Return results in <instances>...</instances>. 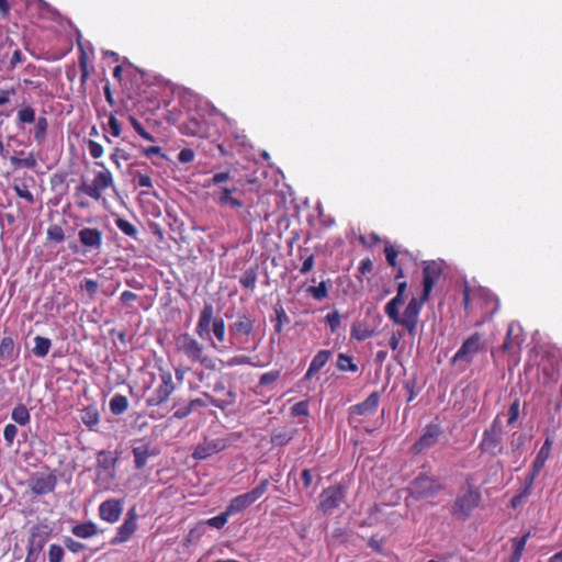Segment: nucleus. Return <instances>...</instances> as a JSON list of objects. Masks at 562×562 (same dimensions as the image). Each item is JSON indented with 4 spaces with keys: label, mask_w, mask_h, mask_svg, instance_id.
Segmentation results:
<instances>
[{
    "label": "nucleus",
    "mask_w": 562,
    "mask_h": 562,
    "mask_svg": "<svg viewBox=\"0 0 562 562\" xmlns=\"http://www.w3.org/2000/svg\"><path fill=\"white\" fill-rule=\"evenodd\" d=\"M145 79L146 72L143 71V117L146 113H150L157 119L145 117L148 123L150 121L160 123L161 120H166L168 123L175 124L177 119L167 109L172 94L171 87L160 80L146 85Z\"/></svg>",
    "instance_id": "f257e3e1"
},
{
    "label": "nucleus",
    "mask_w": 562,
    "mask_h": 562,
    "mask_svg": "<svg viewBox=\"0 0 562 562\" xmlns=\"http://www.w3.org/2000/svg\"><path fill=\"white\" fill-rule=\"evenodd\" d=\"M149 383H157V386L147 400V408H151L154 406H158V412L150 411L148 412L149 416L153 418L164 417L165 412L160 411V405L165 403L170 394L175 390V384L172 381V374L170 371H165L162 368L157 366H144L143 367V384L147 386Z\"/></svg>",
    "instance_id": "f03ea898"
},
{
    "label": "nucleus",
    "mask_w": 562,
    "mask_h": 562,
    "mask_svg": "<svg viewBox=\"0 0 562 562\" xmlns=\"http://www.w3.org/2000/svg\"><path fill=\"white\" fill-rule=\"evenodd\" d=\"M407 289V282L397 283L396 295L386 303L384 307L385 314L394 323L403 326L409 334L416 330L418 316L423 307L420 300L413 297L404 310L403 315L400 314V306L404 304V295Z\"/></svg>",
    "instance_id": "7ed1b4c3"
},
{
    "label": "nucleus",
    "mask_w": 562,
    "mask_h": 562,
    "mask_svg": "<svg viewBox=\"0 0 562 562\" xmlns=\"http://www.w3.org/2000/svg\"><path fill=\"white\" fill-rule=\"evenodd\" d=\"M176 349L191 364H200L206 370L214 371L216 361L205 352L204 346L188 333L180 334L175 339Z\"/></svg>",
    "instance_id": "20e7f679"
},
{
    "label": "nucleus",
    "mask_w": 562,
    "mask_h": 562,
    "mask_svg": "<svg viewBox=\"0 0 562 562\" xmlns=\"http://www.w3.org/2000/svg\"><path fill=\"white\" fill-rule=\"evenodd\" d=\"M481 501L480 490L468 483V486L458 493L451 506V515L457 519L467 520L479 507Z\"/></svg>",
    "instance_id": "39448f33"
},
{
    "label": "nucleus",
    "mask_w": 562,
    "mask_h": 562,
    "mask_svg": "<svg viewBox=\"0 0 562 562\" xmlns=\"http://www.w3.org/2000/svg\"><path fill=\"white\" fill-rule=\"evenodd\" d=\"M503 435V424L501 416L497 415L491 423L490 427L483 431L482 439L477 448L482 453H486L491 457L502 454L504 451Z\"/></svg>",
    "instance_id": "423d86ee"
},
{
    "label": "nucleus",
    "mask_w": 562,
    "mask_h": 562,
    "mask_svg": "<svg viewBox=\"0 0 562 562\" xmlns=\"http://www.w3.org/2000/svg\"><path fill=\"white\" fill-rule=\"evenodd\" d=\"M214 308L212 304H205L200 313V317L195 327V333L200 338H204L209 334L212 326V331L220 344L225 341L226 327L222 317L213 319Z\"/></svg>",
    "instance_id": "0eeeda50"
},
{
    "label": "nucleus",
    "mask_w": 562,
    "mask_h": 562,
    "mask_svg": "<svg viewBox=\"0 0 562 562\" xmlns=\"http://www.w3.org/2000/svg\"><path fill=\"white\" fill-rule=\"evenodd\" d=\"M443 487L439 477L420 474L409 483L407 491L414 499L426 501L436 497Z\"/></svg>",
    "instance_id": "6e6552de"
},
{
    "label": "nucleus",
    "mask_w": 562,
    "mask_h": 562,
    "mask_svg": "<svg viewBox=\"0 0 562 562\" xmlns=\"http://www.w3.org/2000/svg\"><path fill=\"white\" fill-rule=\"evenodd\" d=\"M270 480L265 479L251 491L232 498L228 506L226 507L228 514L232 516L241 513L243 510L251 506L254 503H256L259 498L262 497V495L267 492Z\"/></svg>",
    "instance_id": "1a4fd4ad"
},
{
    "label": "nucleus",
    "mask_w": 562,
    "mask_h": 562,
    "mask_svg": "<svg viewBox=\"0 0 562 562\" xmlns=\"http://www.w3.org/2000/svg\"><path fill=\"white\" fill-rule=\"evenodd\" d=\"M347 487L342 484H334L322 491L317 509L323 514L331 513L346 502Z\"/></svg>",
    "instance_id": "9d476101"
},
{
    "label": "nucleus",
    "mask_w": 562,
    "mask_h": 562,
    "mask_svg": "<svg viewBox=\"0 0 562 562\" xmlns=\"http://www.w3.org/2000/svg\"><path fill=\"white\" fill-rule=\"evenodd\" d=\"M113 186V178L109 170L98 171L92 181L82 180L77 188L78 192H82L88 196L100 200L103 192Z\"/></svg>",
    "instance_id": "9b49d317"
},
{
    "label": "nucleus",
    "mask_w": 562,
    "mask_h": 562,
    "mask_svg": "<svg viewBox=\"0 0 562 562\" xmlns=\"http://www.w3.org/2000/svg\"><path fill=\"white\" fill-rule=\"evenodd\" d=\"M255 329V321L247 313H238L236 319L228 325L231 345L247 342Z\"/></svg>",
    "instance_id": "f8f14e48"
},
{
    "label": "nucleus",
    "mask_w": 562,
    "mask_h": 562,
    "mask_svg": "<svg viewBox=\"0 0 562 562\" xmlns=\"http://www.w3.org/2000/svg\"><path fill=\"white\" fill-rule=\"evenodd\" d=\"M481 350H483L482 336L480 333H474L462 342L452 357L451 363L465 362L469 364Z\"/></svg>",
    "instance_id": "ddd939ff"
},
{
    "label": "nucleus",
    "mask_w": 562,
    "mask_h": 562,
    "mask_svg": "<svg viewBox=\"0 0 562 562\" xmlns=\"http://www.w3.org/2000/svg\"><path fill=\"white\" fill-rule=\"evenodd\" d=\"M442 274V267L437 261H427L423 267V293L419 297L422 305H424L430 297L435 284L439 281Z\"/></svg>",
    "instance_id": "4468645a"
},
{
    "label": "nucleus",
    "mask_w": 562,
    "mask_h": 562,
    "mask_svg": "<svg viewBox=\"0 0 562 562\" xmlns=\"http://www.w3.org/2000/svg\"><path fill=\"white\" fill-rule=\"evenodd\" d=\"M57 485V476L52 473H35L29 480L31 491L36 495L52 493Z\"/></svg>",
    "instance_id": "2eb2a0df"
},
{
    "label": "nucleus",
    "mask_w": 562,
    "mask_h": 562,
    "mask_svg": "<svg viewBox=\"0 0 562 562\" xmlns=\"http://www.w3.org/2000/svg\"><path fill=\"white\" fill-rule=\"evenodd\" d=\"M203 396L206 398V401H204L202 398H194L189 402L192 411L195 407H204L207 404L224 411V409L233 406L236 402V394L232 391L225 392L223 397H214L206 392L203 393Z\"/></svg>",
    "instance_id": "dca6fc26"
},
{
    "label": "nucleus",
    "mask_w": 562,
    "mask_h": 562,
    "mask_svg": "<svg viewBox=\"0 0 562 562\" xmlns=\"http://www.w3.org/2000/svg\"><path fill=\"white\" fill-rule=\"evenodd\" d=\"M552 442L550 439H547L544 443L542 445L541 449L539 450L538 454L536 456L531 469L529 471V474L526 479V486H525V494H529V488L531 487L535 479L540 473L541 469L544 467V463L547 459L549 458L550 451H551Z\"/></svg>",
    "instance_id": "f3484780"
},
{
    "label": "nucleus",
    "mask_w": 562,
    "mask_h": 562,
    "mask_svg": "<svg viewBox=\"0 0 562 562\" xmlns=\"http://www.w3.org/2000/svg\"><path fill=\"white\" fill-rule=\"evenodd\" d=\"M227 446V440L224 438H216L212 440L205 439L195 447L192 457L196 460H204L225 450Z\"/></svg>",
    "instance_id": "a211bd4d"
},
{
    "label": "nucleus",
    "mask_w": 562,
    "mask_h": 562,
    "mask_svg": "<svg viewBox=\"0 0 562 562\" xmlns=\"http://www.w3.org/2000/svg\"><path fill=\"white\" fill-rule=\"evenodd\" d=\"M442 430L439 424L430 423L426 426L424 434L420 438L414 443L413 450L416 453H420L426 449L435 446L441 436Z\"/></svg>",
    "instance_id": "6ab92c4d"
},
{
    "label": "nucleus",
    "mask_w": 562,
    "mask_h": 562,
    "mask_svg": "<svg viewBox=\"0 0 562 562\" xmlns=\"http://www.w3.org/2000/svg\"><path fill=\"white\" fill-rule=\"evenodd\" d=\"M138 515L136 508H131L126 517L119 528L117 535L111 540L112 544H117L127 541L137 529Z\"/></svg>",
    "instance_id": "aec40b11"
},
{
    "label": "nucleus",
    "mask_w": 562,
    "mask_h": 562,
    "mask_svg": "<svg viewBox=\"0 0 562 562\" xmlns=\"http://www.w3.org/2000/svg\"><path fill=\"white\" fill-rule=\"evenodd\" d=\"M50 538V529L46 525H35L30 530L26 550L41 553Z\"/></svg>",
    "instance_id": "412c9836"
},
{
    "label": "nucleus",
    "mask_w": 562,
    "mask_h": 562,
    "mask_svg": "<svg viewBox=\"0 0 562 562\" xmlns=\"http://www.w3.org/2000/svg\"><path fill=\"white\" fill-rule=\"evenodd\" d=\"M123 512V505L117 499H106L99 506V516L110 524L116 522Z\"/></svg>",
    "instance_id": "4be33fe9"
},
{
    "label": "nucleus",
    "mask_w": 562,
    "mask_h": 562,
    "mask_svg": "<svg viewBox=\"0 0 562 562\" xmlns=\"http://www.w3.org/2000/svg\"><path fill=\"white\" fill-rule=\"evenodd\" d=\"M236 187L227 188L223 187L218 192L215 193V202L220 206H231L232 209H241L244 207V203L233 196V193L236 192Z\"/></svg>",
    "instance_id": "5701e85b"
},
{
    "label": "nucleus",
    "mask_w": 562,
    "mask_h": 562,
    "mask_svg": "<svg viewBox=\"0 0 562 562\" xmlns=\"http://www.w3.org/2000/svg\"><path fill=\"white\" fill-rule=\"evenodd\" d=\"M380 396L376 392L371 393L363 402L356 404L349 408L350 414L360 416L372 415L379 405Z\"/></svg>",
    "instance_id": "b1692460"
},
{
    "label": "nucleus",
    "mask_w": 562,
    "mask_h": 562,
    "mask_svg": "<svg viewBox=\"0 0 562 562\" xmlns=\"http://www.w3.org/2000/svg\"><path fill=\"white\" fill-rule=\"evenodd\" d=\"M331 355L333 353L330 350H327V349L319 350L312 359V362L302 380L303 381L311 380L315 373L321 371L326 366V363L331 358Z\"/></svg>",
    "instance_id": "393cba45"
},
{
    "label": "nucleus",
    "mask_w": 562,
    "mask_h": 562,
    "mask_svg": "<svg viewBox=\"0 0 562 562\" xmlns=\"http://www.w3.org/2000/svg\"><path fill=\"white\" fill-rule=\"evenodd\" d=\"M81 244L91 249H99L102 241V234L97 228H83L79 232Z\"/></svg>",
    "instance_id": "a878e982"
},
{
    "label": "nucleus",
    "mask_w": 562,
    "mask_h": 562,
    "mask_svg": "<svg viewBox=\"0 0 562 562\" xmlns=\"http://www.w3.org/2000/svg\"><path fill=\"white\" fill-rule=\"evenodd\" d=\"M513 330V325H509L506 338L499 349L503 352L517 355L520 351L522 339L518 335L514 336Z\"/></svg>",
    "instance_id": "bb28decb"
},
{
    "label": "nucleus",
    "mask_w": 562,
    "mask_h": 562,
    "mask_svg": "<svg viewBox=\"0 0 562 562\" xmlns=\"http://www.w3.org/2000/svg\"><path fill=\"white\" fill-rule=\"evenodd\" d=\"M156 200L155 194L143 190V215H150L153 217H159L161 215V207Z\"/></svg>",
    "instance_id": "cd10ccee"
},
{
    "label": "nucleus",
    "mask_w": 562,
    "mask_h": 562,
    "mask_svg": "<svg viewBox=\"0 0 562 562\" xmlns=\"http://www.w3.org/2000/svg\"><path fill=\"white\" fill-rule=\"evenodd\" d=\"M14 340L3 337L0 341V367H7L13 360Z\"/></svg>",
    "instance_id": "c85d7f7f"
},
{
    "label": "nucleus",
    "mask_w": 562,
    "mask_h": 562,
    "mask_svg": "<svg viewBox=\"0 0 562 562\" xmlns=\"http://www.w3.org/2000/svg\"><path fill=\"white\" fill-rule=\"evenodd\" d=\"M98 532H99L98 527L92 521L79 524L71 528V533L81 539H89V538L98 535Z\"/></svg>",
    "instance_id": "c756f323"
},
{
    "label": "nucleus",
    "mask_w": 562,
    "mask_h": 562,
    "mask_svg": "<svg viewBox=\"0 0 562 562\" xmlns=\"http://www.w3.org/2000/svg\"><path fill=\"white\" fill-rule=\"evenodd\" d=\"M122 105L124 111H126L127 117L135 131L140 134V123L137 120V115L135 110H137V103L134 101L132 97L122 100Z\"/></svg>",
    "instance_id": "7c9ffc66"
},
{
    "label": "nucleus",
    "mask_w": 562,
    "mask_h": 562,
    "mask_svg": "<svg viewBox=\"0 0 562 562\" xmlns=\"http://www.w3.org/2000/svg\"><path fill=\"white\" fill-rule=\"evenodd\" d=\"M179 130L183 135L187 136H201L203 132L201 122L194 117H190L183 122Z\"/></svg>",
    "instance_id": "2f4dec72"
},
{
    "label": "nucleus",
    "mask_w": 562,
    "mask_h": 562,
    "mask_svg": "<svg viewBox=\"0 0 562 562\" xmlns=\"http://www.w3.org/2000/svg\"><path fill=\"white\" fill-rule=\"evenodd\" d=\"M113 157L117 165H120V160H122L127 164V167H134L133 160L136 159V156L133 153V148H131L128 145L117 147Z\"/></svg>",
    "instance_id": "473e14b6"
},
{
    "label": "nucleus",
    "mask_w": 562,
    "mask_h": 562,
    "mask_svg": "<svg viewBox=\"0 0 562 562\" xmlns=\"http://www.w3.org/2000/svg\"><path fill=\"white\" fill-rule=\"evenodd\" d=\"M296 430L295 429H289V430H274L271 434V443L273 446H285L288 445L295 436Z\"/></svg>",
    "instance_id": "72a5a7b5"
},
{
    "label": "nucleus",
    "mask_w": 562,
    "mask_h": 562,
    "mask_svg": "<svg viewBox=\"0 0 562 562\" xmlns=\"http://www.w3.org/2000/svg\"><path fill=\"white\" fill-rule=\"evenodd\" d=\"M34 347L32 349V352L34 356L38 358H44L49 352V349L52 347V341L49 338L36 336L34 338Z\"/></svg>",
    "instance_id": "f704fd0d"
},
{
    "label": "nucleus",
    "mask_w": 562,
    "mask_h": 562,
    "mask_svg": "<svg viewBox=\"0 0 562 562\" xmlns=\"http://www.w3.org/2000/svg\"><path fill=\"white\" fill-rule=\"evenodd\" d=\"M274 313H276V318L272 319V322L274 323L273 329H274L276 334H281L283 330V325L289 324L290 318H289L288 314L285 313L283 306L280 304H277L274 306Z\"/></svg>",
    "instance_id": "c9c22d12"
},
{
    "label": "nucleus",
    "mask_w": 562,
    "mask_h": 562,
    "mask_svg": "<svg viewBox=\"0 0 562 562\" xmlns=\"http://www.w3.org/2000/svg\"><path fill=\"white\" fill-rule=\"evenodd\" d=\"M374 330L369 328L367 325L362 323H353L351 327V337L358 341H363L370 337H372Z\"/></svg>",
    "instance_id": "e433bc0d"
},
{
    "label": "nucleus",
    "mask_w": 562,
    "mask_h": 562,
    "mask_svg": "<svg viewBox=\"0 0 562 562\" xmlns=\"http://www.w3.org/2000/svg\"><path fill=\"white\" fill-rule=\"evenodd\" d=\"M239 283L245 289L255 290L257 283V268L250 267L246 269L239 279Z\"/></svg>",
    "instance_id": "4c0bfd02"
},
{
    "label": "nucleus",
    "mask_w": 562,
    "mask_h": 562,
    "mask_svg": "<svg viewBox=\"0 0 562 562\" xmlns=\"http://www.w3.org/2000/svg\"><path fill=\"white\" fill-rule=\"evenodd\" d=\"M11 418L16 424L25 426L30 423L31 416L29 409L24 405L20 404L13 408Z\"/></svg>",
    "instance_id": "58836bf2"
},
{
    "label": "nucleus",
    "mask_w": 562,
    "mask_h": 562,
    "mask_svg": "<svg viewBox=\"0 0 562 562\" xmlns=\"http://www.w3.org/2000/svg\"><path fill=\"white\" fill-rule=\"evenodd\" d=\"M143 155L151 159L155 165H160L167 159V156L161 153L159 146L143 147Z\"/></svg>",
    "instance_id": "ea45409f"
},
{
    "label": "nucleus",
    "mask_w": 562,
    "mask_h": 562,
    "mask_svg": "<svg viewBox=\"0 0 562 562\" xmlns=\"http://www.w3.org/2000/svg\"><path fill=\"white\" fill-rule=\"evenodd\" d=\"M337 368L340 371H358V366L353 362V358L351 356L339 353L337 359Z\"/></svg>",
    "instance_id": "a19ab883"
},
{
    "label": "nucleus",
    "mask_w": 562,
    "mask_h": 562,
    "mask_svg": "<svg viewBox=\"0 0 562 562\" xmlns=\"http://www.w3.org/2000/svg\"><path fill=\"white\" fill-rule=\"evenodd\" d=\"M127 408V398L123 395H114L110 401V409L114 415L124 413Z\"/></svg>",
    "instance_id": "79ce46f5"
},
{
    "label": "nucleus",
    "mask_w": 562,
    "mask_h": 562,
    "mask_svg": "<svg viewBox=\"0 0 562 562\" xmlns=\"http://www.w3.org/2000/svg\"><path fill=\"white\" fill-rule=\"evenodd\" d=\"M229 517L231 515L225 509L220 515L204 520L203 524L215 529H222L227 524Z\"/></svg>",
    "instance_id": "37998d69"
},
{
    "label": "nucleus",
    "mask_w": 562,
    "mask_h": 562,
    "mask_svg": "<svg viewBox=\"0 0 562 562\" xmlns=\"http://www.w3.org/2000/svg\"><path fill=\"white\" fill-rule=\"evenodd\" d=\"M35 130H34V138L38 144H42L45 140L46 132H47V119L44 116H40L36 121Z\"/></svg>",
    "instance_id": "c03bdc74"
},
{
    "label": "nucleus",
    "mask_w": 562,
    "mask_h": 562,
    "mask_svg": "<svg viewBox=\"0 0 562 562\" xmlns=\"http://www.w3.org/2000/svg\"><path fill=\"white\" fill-rule=\"evenodd\" d=\"M116 223V226L119 227V229L124 233L125 235L130 236V237H133V238H136L137 237V228L131 223L128 222L127 220H124V218H117L115 221Z\"/></svg>",
    "instance_id": "a18cd8bd"
},
{
    "label": "nucleus",
    "mask_w": 562,
    "mask_h": 562,
    "mask_svg": "<svg viewBox=\"0 0 562 562\" xmlns=\"http://www.w3.org/2000/svg\"><path fill=\"white\" fill-rule=\"evenodd\" d=\"M18 120L22 124L35 122V110L32 106H24L18 111Z\"/></svg>",
    "instance_id": "49530a36"
},
{
    "label": "nucleus",
    "mask_w": 562,
    "mask_h": 562,
    "mask_svg": "<svg viewBox=\"0 0 562 562\" xmlns=\"http://www.w3.org/2000/svg\"><path fill=\"white\" fill-rule=\"evenodd\" d=\"M307 292L317 301H323L328 296V289L324 281L316 286H310Z\"/></svg>",
    "instance_id": "de8ad7c7"
},
{
    "label": "nucleus",
    "mask_w": 562,
    "mask_h": 562,
    "mask_svg": "<svg viewBox=\"0 0 562 562\" xmlns=\"http://www.w3.org/2000/svg\"><path fill=\"white\" fill-rule=\"evenodd\" d=\"M48 562H63L65 550L61 546L53 543L48 548Z\"/></svg>",
    "instance_id": "09e8293b"
},
{
    "label": "nucleus",
    "mask_w": 562,
    "mask_h": 562,
    "mask_svg": "<svg viewBox=\"0 0 562 562\" xmlns=\"http://www.w3.org/2000/svg\"><path fill=\"white\" fill-rule=\"evenodd\" d=\"M81 419L85 425L92 427L99 423V414L94 408L88 407L83 411Z\"/></svg>",
    "instance_id": "8fccbe9b"
},
{
    "label": "nucleus",
    "mask_w": 562,
    "mask_h": 562,
    "mask_svg": "<svg viewBox=\"0 0 562 562\" xmlns=\"http://www.w3.org/2000/svg\"><path fill=\"white\" fill-rule=\"evenodd\" d=\"M325 322L329 326L331 333H336L341 324L340 314L337 311L330 312L326 315Z\"/></svg>",
    "instance_id": "3c124183"
},
{
    "label": "nucleus",
    "mask_w": 562,
    "mask_h": 562,
    "mask_svg": "<svg viewBox=\"0 0 562 562\" xmlns=\"http://www.w3.org/2000/svg\"><path fill=\"white\" fill-rule=\"evenodd\" d=\"M384 254H385V258H386V261L387 263L392 267V268H396L397 267V256H398V251L394 248V246L390 243H386L385 244V247H384Z\"/></svg>",
    "instance_id": "603ef678"
},
{
    "label": "nucleus",
    "mask_w": 562,
    "mask_h": 562,
    "mask_svg": "<svg viewBox=\"0 0 562 562\" xmlns=\"http://www.w3.org/2000/svg\"><path fill=\"white\" fill-rule=\"evenodd\" d=\"M310 405L307 401H300L291 407V415L296 416H308Z\"/></svg>",
    "instance_id": "864d4df0"
},
{
    "label": "nucleus",
    "mask_w": 562,
    "mask_h": 562,
    "mask_svg": "<svg viewBox=\"0 0 562 562\" xmlns=\"http://www.w3.org/2000/svg\"><path fill=\"white\" fill-rule=\"evenodd\" d=\"M64 544L69 551H71L74 553H79V552L86 550V548H87L86 544H83L82 542L76 541L70 537L64 538Z\"/></svg>",
    "instance_id": "5fc2aeb1"
},
{
    "label": "nucleus",
    "mask_w": 562,
    "mask_h": 562,
    "mask_svg": "<svg viewBox=\"0 0 562 562\" xmlns=\"http://www.w3.org/2000/svg\"><path fill=\"white\" fill-rule=\"evenodd\" d=\"M47 236L50 240L63 241L65 239V234L63 228L59 225H52L47 229Z\"/></svg>",
    "instance_id": "6e6d98bb"
},
{
    "label": "nucleus",
    "mask_w": 562,
    "mask_h": 562,
    "mask_svg": "<svg viewBox=\"0 0 562 562\" xmlns=\"http://www.w3.org/2000/svg\"><path fill=\"white\" fill-rule=\"evenodd\" d=\"M519 409H520V402L518 398H516L510 405L508 409V425H513L517 422L519 417Z\"/></svg>",
    "instance_id": "4d7b16f0"
},
{
    "label": "nucleus",
    "mask_w": 562,
    "mask_h": 562,
    "mask_svg": "<svg viewBox=\"0 0 562 562\" xmlns=\"http://www.w3.org/2000/svg\"><path fill=\"white\" fill-rule=\"evenodd\" d=\"M16 435H18V428L14 424L5 425V427L3 429V437L9 447L12 446Z\"/></svg>",
    "instance_id": "13d9d810"
},
{
    "label": "nucleus",
    "mask_w": 562,
    "mask_h": 562,
    "mask_svg": "<svg viewBox=\"0 0 562 562\" xmlns=\"http://www.w3.org/2000/svg\"><path fill=\"white\" fill-rule=\"evenodd\" d=\"M14 191L19 198L26 200L30 204L34 203V196L29 190L27 186H14Z\"/></svg>",
    "instance_id": "bf43d9fd"
},
{
    "label": "nucleus",
    "mask_w": 562,
    "mask_h": 562,
    "mask_svg": "<svg viewBox=\"0 0 562 562\" xmlns=\"http://www.w3.org/2000/svg\"><path fill=\"white\" fill-rule=\"evenodd\" d=\"M229 179H231V173L228 171L217 172V173L213 175V177L207 180L206 187L217 186L223 182H226Z\"/></svg>",
    "instance_id": "052dcab7"
},
{
    "label": "nucleus",
    "mask_w": 562,
    "mask_h": 562,
    "mask_svg": "<svg viewBox=\"0 0 562 562\" xmlns=\"http://www.w3.org/2000/svg\"><path fill=\"white\" fill-rule=\"evenodd\" d=\"M279 376H280V372L277 371V370L276 371L266 372V373H263L260 376L259 384L261 386L272 384V383H274L279 379Z\"/></svg>",
    "instance_id": "680f3d73"
},
{
    "label": "nucleus",
    "mask_w": 562,
    "mask_h": 562,
    "mask_svg": "<svg viewBox=\"0 0 562 562\" xmlns=\"http://www.w3.org/2000/svg\"><path fill=\"white\" fill-rule=\"evenodd\" d=\"M529 537H530V533L527 532L521 538L513 539L512 540V542H513V550L522 553Z\"/></svg>",
    "instance_id": "e2e57ef3"
},
{
    "label": "nucleus",
    "mask_w": 562,
    "mask_h": 562,
    "mask_svg": "<svg viewBox=\"0 0 562 562\" xmlns=\"http://www.w3.org/2000/svg\"><path fill=\"white\" fill-rule=\"evenodd\" d=\"M227 364L229 367H235V366H243V364H252V362H251L250 357L245 356V355H239V356H235V357L231 358L227 361Z\"/></svg>",
    "instance_id": "0e129e2a"
},
{
    "label": "nucleus",
    "mask_w": 562,
    "mask_h": 562,
    "mask_svg": "<svg viewBox=\"0 0 562 562\" xmlns=\"http://www.w3.org/2000/svg\"><path fill=\"white\" fill-rule=\"evenodd\" d=\"M194 151L191 148H183L178 155V160L181 164H188L194 160Z\"/></svg>",
    "instance_id": "69168bd1"
},
{
    "label": "nucleus",
    "mask_w": 562,
    "mask_h": 562,
    "mask_svg": "<svg viewBox=\"0 0 562 562\" xmlns=\"http://www.w3.org/2000/svg\"><path fill=\"white\" fill-rule=\"evenodd\" d=\"M314 263H315V257H314V255H313V254H310L308 256H306V257L304 258V261H303V263H302V267H301V269H300V272H301L302 274H306V273H308V272L313 269Z\"/></svg>",
    "instance_id": "338daca9"
},
{
    "label": "nucleus",
    "mask_w": 562,
    "mask_h": 562,
    "mask_svg": "<svg viewBox=\"0 0 562 562\" xmlns=\"http://www.w3.org/2000/svg\"><path fill=\"white\" fill-rule=\"evenodd\" d=\"M88 148H89L90 155L93 158H100L102 156V154H103L102 146L99 143L94 142V140H89Z\"/></svg>",
    "instance_id": "774afa93"
}]
</instances>
